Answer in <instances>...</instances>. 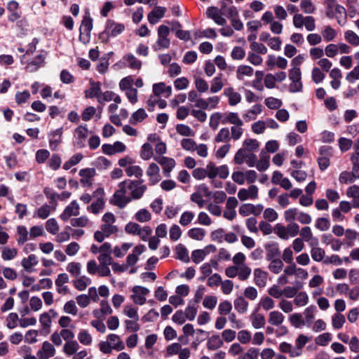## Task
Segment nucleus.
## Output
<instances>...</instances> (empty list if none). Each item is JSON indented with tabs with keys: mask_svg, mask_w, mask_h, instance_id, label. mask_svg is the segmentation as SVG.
Masks as SVG:
<instances>
[{
	"mask_svg": "<svg viewBox=\"0 0 359 359\" xmlns=\"http://www.w3.org/2000/svg\"><path fill=\"white\" fill-rule=\"evenodd\" d=\"M311 340V337L300 334L295 339L294 346L290 343L283 341L280 344L278 348L281 353L288 354L291 358H297L302 355L304 347Z\"/></svg>",
	"mask_w": 359,
	"mask_h": 359,
	"instance_id": "nucleus-1",
	"label": "nucleus"
},
{
	"mask_svg": "<svg viewBox=\"0 0 359 359\" xmlns=\"http://www.w3.org/2000/svg\"><path fill=\"white\" fill-rule=\"evenodd\" d=\"M128 190L126 180L118 184V189L114 192L110 202L120 209L124 208L132 201L130 196L127 195Z\"/></svg>",
	"mask_w": 359,
	"mask_h": 359,
	"instance_id": "nucleus-2",
	"label": "nucleus"
},
{
	"mask_svg": "<svg viewBox=\"0 0 359 359\" xmlns=\"http://www.w3.org/2000/svg\"><path fill=\"white\" fill-rule=\"evenodd\" d=\"M287 226L276 224L274 226V233L283 240H288L290 237H295L299 233V226L293 222H288Z\"/></svg>",
	"mask_w": 359,
	"mask_h": 359,
	"instance_id": "nucleus-3",
	"label": "nucleus"
},
{
	"mask_svg": "<svg viewBox=\"0 0 359 359\" xmlns=\"http://www.w3.org/2000/svg\"><path fill=\"white\" fill-rule=\"evenodd\" d=\"M284 218L286 222H293L297 220L300 224H309L312 218L311 216L303 211H300L297 208H290L284 212Z\"/></svg>",
	"mask_w": 359,
	"mask_h": 359,
	"instance_id": "nucleus-4",
	"label": "nucleus"
},
{
	"mask_svg": "<svg viewBox=\"0 0 359 359\" xmlns=\"http://www.w3.org/2000/svg\"><path fill=\"white\" fill-rule=\"evenodd\" d=\"M126 182L132 200L142 198L147 190V186L144 184V180H126Z\"/></svg>",
	"mask_w": 359,
	"mask_h": 359,
	"instance_id": "nucleus-5",
	"label": "nucleus"
},
{
	"mask_svg": "<svg viewBox=\"0 0 359 359\" xmlns=\"http://www.w3.org/2000/svg\"><path fill=\"white\" fill-rule=\"evenodd\" d=\"M125 231L128 234L138 236L142 241H146L152 233V229L149 226L142 227L135 222H130L125 226Z\"/></svg>",
	"mask_w": 359,
	"mask_h": 359,
	"instance_id": "nucleus-6",
	"label": "nucleus"
},
{
	"mask_svg": "<svg viewBox=\"0 0 359 359\" xmlns=\"http://www.w3.org/2000/svg\"><path fill=\"white\" fill-rule=\"evenodd\" d=\"M170 28L165 25H160L158 28V39L156 43L152 46L155 51L162 49H168L170 46V40L168 38Z\"/></svg>",
	"mask_w": 359,
	"mask_h": 359,
	"instance_id": "nucleus-7",
	"label": "nucleus"
},
{
	"mask_svg": "<svg viewBox=\"0 0 359 359\" xmlns=\"http://www.w3.org/2000/svg\"><path fill=\"white\" fill-rule=\"evenodd\" d=\"M231 178L234 182L240 185L244 184L245 182L252 184L257 179V173L253 170L234 171Z\"/></svg>",
	"mask_w": 359,
	"mask_h": 359,
	"instance_id": "nucleus-8",
	"label": "nucleus"
},
{
	"mask_svg": "<svg viewBox=\"0 0 359 359\" xmlns=\"http://www.w3.org/2000/svg\"><path fill=\"white\" fill-rule=\"evenodd\" d=\"M289 79L291 83L289 86L290 90L292 93L299 92L302 89V72L299 67L291 68L289 70Z\"/></svg>",
	"mask_w": 359,
	"mask_h": 359,
	"instance_id": "nucleus-9",
	"label": "nucleus"
},
{
	"mask_svg": "<svg viewBox=\"0 0 359 359\" xmlns=\"http://www.w3.org/2000/svg\"><path fill=\"white\" fill-rule=\"evenodd\" d=\"M125 29L126 26L124 24L108 19L106 22L105 29L102 34H106L107 37H116L122 34Z\"/></svg>",
	"mask_w": 359,
	"mask_h": 359,
	"instance_id": "nucleus-10",
	"label": "nucleus"
},
{
	"mask_svg": "<svg viewBox=\"0 0 359 359\" xmlns=\"http://www.w3.org/2000/svg\"><path fill=\"white\" fill-rule=\"evenodd\" d=\"M93 29V19L90 18L88 13H86L83 17L81 24L79 28L80 35L79 40L85 42L88 41L90 33Z\"/></svg>",
	"mask_w": 359,
	"mask_h": 359,
	"instance_id": "nucleus-11",
	"label": "nucleus"
},
{
	"mask_svg": "<svg viewBox=\"0 0 359 359\" xmlns=\"http://www.w3.org/2000/svg\"><path fill=\"white\" fill-rule=\"evenodd\" d=\"M332 147L329 146H322L319 149V156L317 159L319 169L321 171L325 170L330 165V157L332 156Z\"/></svg>",
	"mask_w": 359,
	"mask_h": 359,
	"instance_id": "nucleus-12",
	"label": "nucleus"
},
{
	"mask_svg": "<svg viewBox=\"0 0 359 359\" xmlns=\"http://www.w3.org/2000/svg\"><path fill=\"white\" fill-rule=\"evenodd\" d=\"M133 294L130 296L133 302L138 305H143L146 302V296L149 293V290L142 286H134L132 288Z\"/></svg>",
	"mask_w": 359,
	"mask_h": 359,
	"instance_id": "nucleus-13",
	"label": "nucleus"
},
{
	"mask_svg": "<svg viewBox=\"0 0 359 359\" xmlns=\"http://www.w3.org/2000/svg\"><path fill=\"white\" fill-rule=\"evenodd\" d=\"M154 158L162 166L164 175L167 177H170L171 171L176 165L175 161L172 158L163 156H154Z\"/></svg>",
	"mask_w": 359,
	"mask_h": 359,
	"instance_id": "nucleus-14",
	"label": "nucleus"
},
{
	"mask_svg": "<svg viewBox=\"0 0 359 359\" xmlns=\"http://www.w3.org/2000/svg\"><path fill=\"white\" fill-rule=\"evenodd\" d=\"M80 214V207L76 201H72L60 214V218L67 222L72 216H78Z\"/></svg>",
	"mask_w": 359,
	"mask_h": 359,
	"instance_id": "nucleus-15",
	"label": "nucleus"
},
{
	"mask_svg": "<svg viewBox=\"0 0 359 359\" xmlns=\"http://www.w3.org/2000/svg\"><path fill=\"white\" fill-rule=\"evenodd\" d=\"M102 152L109 156L114 155L117 153H123L126 150V146L121 142L116 141L113 144H104L102 146Z\"/></svg>",
	"mask_w": 359,
	"mask_h": 359,
	"instance_id": "nucleus-16",
	"label": "nucleus"
},
{
	"mask_svg": "<svg viewBox=\"0 0 359 359\" xmlns=\"http://www.w3.org/2000/svg\"><path fill=\"white\" fill-rule=\"evenodd\" d=\"M6 8L10 13L8 16V21L14 22L21 18L22 12L20 11V5L18 1L14 0L8 1Z\"/></svg>",
	"mask_w": 359,
	"mask_h": 359,
	"instance_id": "nucleus-17",
	"label": "nucleus"
},
{
	"mask_svg": "<svg viewBox=\"0 0 359 359\" xmlns=\"http://www.w3.org/2000/svg\"><path fill=\"white\" fill-rule=\"evenodd\" d=\"M238 198L243 201L248 199L255 200L258 198V188L251 184L248 189H241L238 192Z\"/></svg>",
	"mask_w": 359,
	"mask_h": 359,
	"instance_id": "nucleus-18",
	"label": "nucleus"
},
{
	"mask_svg": "<svg viewBox=\"0 0 359 359\" xmlns=\"http://www.w3.org/2000/svg\"><path fill=\"white\" fill-rule=\"evenodd\" d=\"M299 233L300 238L304 242L309 243L310 246L318 245V240L313 234L312 230L310 226H304L301 229H299Z\"/></svg>",
	"mask_w": 359,
	"mask_h": 359,
	"instance_id": "nucleus-19",
	"label": "nucleus"
},
{
	"mask_svg": "<svg viewBox=\"0 0 359 359\" xmlns=\"http://www.w3.org/2000/svg\"><path fill=\"white\" fill-rule=\"evenodd\" d=\"M323 4L325 6L326 15L330 18H332L337 13H341L344 10L343 6L337 3L336 0H325Z\"/></svg>",
	"mask_w": 359,
	"mask_h": 359,
	"instance_id": "nucleus-20",
	"label": "nucleus"
},
{
	"mask_svg": "<svg viewBox=\"0 0 359 359\" xmlns=\"http://www.w3.org/2000/svg\"><path fill=\"white\" fill-rule=\"evenodd\" d=\"M146 174L149 177V185H154L160 182L161 177L160 175V168L155 163L149 164L147 169Z\"/></svg>",
	"mask_w": 359,
	"mask_h": 359,
	"instance_id": "nucleus-21",
	"label": "nucleus"
},
{
	"mask_svg": "<svg viewBox=\"0 0 359 359\" xmlns=\"http://www.w3.org/2000/svg\"><path fill=\"white\" fill-rule=\"evenodd\" d=\"M63 130L62 128H57L51 131L48 134L49 137V147L52 151L57 150L60 144L62 142Z\"/></svg>",
	"mask_w": 359,
	"mask_h": 359,
	"instance_id": "nucleus-22",
	"label": "nucleus"
},
{
	"mask_svg": "<svg viewBox=\"0 0 359 359\" xmlns=\"http://www.w3.org/2000/svg\"><path fill=\"white\" fill-rule=\"evenodd\" d=\"M55 354V348L50 342L46 341L42 344L41 348L37 351L39 359H49Z\"/></svg>",
	"mask_w": 359,
	"mask_h": 359,
	"instance_id": "nucleus-23",
	"label": "nucleus"
},
{
	"mask_svg": "<svg viewBox=\"0 0 359 359\" xmlns=\"http://www.w3.org/2000/svg\"><path fill=\"white\" fill-rule=\"evenodd\" d=\"M167 11L165 7L156 6L147 15L148 21L151 25H155L163 18Z\"/></svg>",
	"mask_w": 359,
	"mask_h": 359,
	"instance_id": "nucleus-24",
	"label": "nucleus"
},
{
	"mask_svg": "<svg viewBox=\"0 0 359 359\" xmlns=\"http://www.w3.org/2000/svg\"><path fill=\"white\" fill-rule=\"evenodd\" d=\"M81 177L80 183L83 187H89L92 184V180L95 175V170L94 168H84L79 171Z\"/></svg>",
	"mask_w": 359,
	"mask_h": 359,
	"instance_id": "nucleus-25",
	"label": "nucleus"
},
{
	"mask_svg": "<svg viewBox=\"0 0 359 359\" xmlns=\"http://www.w3.org/2000/svg\"><path fill=\"white\" fill-rule=\"evenodd\" d=\"M89 88L84 92L85 97L88 98H96L99 97L101 90V83L100 81H95L92 79L89 82Z\"/></svg>",
	"mask_w": 359,
	"mask_h": 359,
	"instance_id": "nucleus-26",
	"label": "nucleus"
},
{
	"mask_svg": "<svg viewBox=\"0 0 359 359\" xmlns=\"http://www.w3.org/2000/svg\"><path fill=\"white\" fill-rule=\"evenodd\" d=\"M152 91L154 95L159 97L163 95L164 97L168 98L172 94V88L170 86H166L164 82H160L153 85Z\"/></svg>",
	"mask_w": 359,
	"mask_h": 359,
	"instance_id": "nucleus-27",
	"label": "nucleus"
},
{
	"mask_svg": "<svg viewBox=\"0 0 359 359\" xmlns=\"http://www.w3.org/2000/svg\"><path fill=\"white\" fill-rule=\"evenodd\" d=\"M46 57V53L43 50H40L39 54L27 64V69H28L30 72L37 70L39 68L43 65Z\"/></svg>",
	"mask_w": 359,
	"mask_h": 359,
	"instance_id": "nucleus-28",
	"label": "nucleus"
},
{
	"mask_svg": "<svg viewBox=\"0 0 359 359\" xmlns=\"http://www.w3.org/2000/svg\"><path fill=\"white\" fill-rule=\"evenodd\" d=\"M124 65L133 70H140L142 68V63L133 54L127 53L123 57Z\"/></svg>",
	"mask_w": 359,
	"mask_h": 359,
	"instance_id": "nucleus-29",
	"label": "nucleus"
},
{
	"mask_svg": "<svg viewBox=\"0 0 359 359\" xmlns=\"http://www.w3.org/2000/svg\"><path fill=\"white\" fill-rule=\"evenodd\" d=\"M107 341L109 343L113 350L121 351L126 347L123 341L116 334H109L107 336Z\"/></svg>",
	"mask_w": 359,
	"mask_h": 359,
	"instance_id": "nucleus-30",
	"label": "nucleus"
},
{
	"mask_svg": "<svg viewBox=\"0 0 359 359\" xmlns=\"http://www.w3.org/2000/svg\"><path fill=\"white\" fill-rule=\"evenodd\" d=\"M254 283L259 287H264L266 285L268 273L260 268H257L253 271Z\"/></svg>",
	"mask_w": 359,
	"mask_h": 359,
	"instance_id": "nucleus-31",
	"label": "nucleus"
},
{
	"mask_svg": "<svg viewBox=\"0 0 359 359\" xmlns=\"http://www.w3.org/2000/svg\"><path fill=\"white\" fill-rule=\"evenodd\" d=\"M266 259L267 261L279 258L280 251L278 245L275 243H268L265 245Z\"/></svg>",
	"mask_w": 359,
	"mask_h": 359,
	"instance_id": "nucleus-32",
	"label": "nucleus"
},
{
	"mask_svg": "<svg viewBox=\"0 0 359 359\" xmlns=\"http://www.w3.org/2000/svg\"><path fill=\"white\" fill-rule=\"evenodd\" d=\"M285 320L284 315L279 311L275 310L269 313L268 323L275 327L280 326Z\"/></svg>",
	"mask_w": 359,
	"mask_h": 359,
	"instance_id": "nucleus-33",
	"label": "nucleus"
},
{
	"mask_svg": "<svg viewBox=\"0 0 359 359\" xmlns=\"http://www.w3.org/2000/svg\"><path fill=\"white\" fill-rule=\"evenodd\" d=\"M54 318L57 316V313L53 309H50L48 312H44L41 314L39 318V322L44 330H46L49 332V330L51 325V316Z\"/></svg>",
	"mask_w": 359,
	"mask_h": 359,
	"instance_id": "nucleus-34",
	"label": "nucleus"
},
{
	"mask_svg": "<svg viewBox=\"0 0 359 359\" xmlns=\"http://www.w3.org/2000/svg\"><path fill=\"white\" fill-rule=\"evenodd\" d=\"M269 164L270 156L264 150H262L259 154V159L257 160L255 165L257 169L260 172L265 171L269 168Z\"/></svg>",
	"mask_w": 359,
	"mask_h": 359,
	"instance_id": "nucleus-35",
	"label": "nucleus"
},
{
	"mask_svg": "<svg viewBox=\"0 0 359 359\" xmlns=\"http://www.w3.org/2000/svg\"><path fill=\"white\" fill-rule=\"evenodd\" d=\"M146 248L144 245H138L133 250V252L128 255L126 259L127 266H133L138 260V255H141Z\"/></svg>",
	"mask_w": 359,
	"mask_h": 359,
	"instance_id": "nucleus-36",
	"label": "nucleus"
},
{
	"mask_svg": "<svg viewBox=\"0 0 359 359\" xmlns=\"http://www.w3.org/2000/svg\"><path fill=\"white\" fill-rule=\"evenodd\" d=\"M224 95L229 98V104L231 106H235L241 101V95L232 87L225 88Z\"/></svg>",
	"mask_w": 359,
	"mask_h": 359,
	"instance_id": "nucleus-37",
	"label": "nucleus"
},
{
	"mask_svg": "<svg viewBox=\"0 0 359 359\" xmlns=\"http://www.w3.org/2000/svg\"><path fill=\"white\" fill-rule=\"evenodd\" d=\"M55 210V207L44 204L34 212V217L45 219L48 217L51 212H54Z\"/></svg>",
	"mask_w": 359,
	"mask_h": 359,
	"instance_id": "nucleus-38",
	"label": "nucleus"
},
{
	"mask_svg": "<svg viewBox=\"0 0 359 359\" xmlns=\"http://www.w3.org/2000/svg\"><path fill=\"white\" fill-rule=\"evenodd\" d=\"M220 13L222 15L227 17L230 20L238 16V12L236 6L231 4L228 5L224 3L222 4L220 8Z\"/></svg>",
	"mask_w": 359,
	"mask_h": 359,
	"instance_id": "nucleus-39",
	"label": "nucleus"
},
{
	"mask_svg": "<svg viewBox=\"0 0 359 359\" xmlns=\"http://www.w3.org/2000/svg\"><path fill=\"white\" fill-rule=\"evenodd\" d=\"M317 312V308L314 305H311L305 309L303 314L304 316V322L305 325L307 327H310L312 324L314 318L315 314Z\"/></svg>",
	"mask_w": 359,
	"mask_h": 359,
	"instance_id": "nucleus-40",
	"label": "nucleus"
},
{
	"mask_svg": "<svg viewBox=\"0 0 359 359\" xmlns=\"http://www.w3.org/2000/svg\"><path fill=\"white\" fill-rule=\"evenodd\" d=\"M72 283L77 290L83 291L91 283V280L86 276H79L72 281Z\"/></svg>",
	"mask_w": 359,
	"mask_h": 359,
	"instance_id": "nucleus-41",
	"label": "nucleus"
},
{
	"mask_svg": "<svg viewBox=\"0 0 359 359\" xmlns=\"http://www.w3.org/2000/svg\"><path fill=\"white\" fill-rule=\"evenodd\" d=\"M222 123H230L233 126H243V122L239 117L238 114L235 112H229L224 115V117L222 120Z\"/></svg>",
	"mask_w": 359,
	"mask_h": 359,
	"instance_id": "nucleus-42",
	"label": "nucleus"
},
{
	"mask_svg": "<svg viewBox=\"0 0 359 359\" xmlns=\"http://www.w3.org/2000/svg\"><path fill=\"white\" fill-rule=\"evenodd\" d=\"M125 172L128 177H135L137 180H142L143 170L139 165H135L134 163L130 165V166H127L125 168Z\"/></svg>",
	"mask_w": 359,
	"mask_h": 359,
	"instance_id": "nucleus-43",
	"label": "nucleus"
},
{
	"mask_svg": "<svg viewBox=\"0 0 359 359\" xmlns=\"http://www.w3.org/2000/svg\"><path fill=\"white\" fill-rule=\"evenodd\" d=\"M38 264V259L35 255H29L27 257L23 258L21 262L22 267L28 272L33 271V267Z\"/></svg>",
	"mask_w": 359,
	"mask_h": 359,
	"instance_id": "nucleus-44",
	"label": "nucleus"
},
{
	"mask_svg": "<svg viewBox=\"0 0 359 359\" xmlns=\"http://www.w3.org/2000/svg\"><path fill=\"white\" fill-rule=\"evenodd\" d=\"M252 325L255 329L264 327L266 324V319L263 314L252 313L250 316Z\"/></svg>",
	"mask_w": 359,
	"mask_h": 359,
	"instance_id": "nucleus-45",
	"label": "nucleus"
},
{
	"mask_svg": "<svg viewBox=\"0 0 359 359\" xmlns=\"http://www.w3.org/2000/svg\"><path fill=\"white\" fill-rule=\"evenodd\" d=\"M233 305L236 311L243 314L247 312L249 304L244 297L240 296L235 299Z\"/></svg>",
	"mask_w": 359,
	"mask_h": 359,
	"instance_id": "nucleus-46",
	"label": "nucleus"
},
{
	"mask_svg": "<svg viewBox=\"0 0 359 359\" xmlns=\"http://www.w3.org/2000/svg\"><path fill=\"white\" fill-rule=\"evenodd\" d=\"M254 69L248 65H240L236 70V77L238 80H243L245 76L250 77L253 75Z\"/></svg>",
	"mask_w": 359,
	"mask_h": 359,
	"instance_id": "nucleus-47",
	"label": "nucleus"
},
{
	"mask_svg": "<svg viewBox=\"0 0 359 359\" xmlns=\"http://www.w3.org/2000/svg\"><path fill=\"white\" fill-rule=\"evenodd\" d=\"M223 81L222 74H219L217 76L213 78L210 82V92L212 93H216L220 91L224 86Z\"/></svg>",
	"mask_w": 359,
	"mask_h": 359,
	"instance_id": "nucleus-48",
	"label": "nucleus"
},
{
	"mask_svg": "<svg viewBox=\"0 0 359 359\" xmlns=\"http://www.w3.org/2000/svg\"><path fill=\"white\" fill-rule=\"evenodd\" d=\"M223 346V341L218 334H213L207 341V348L210 351H215Z\"/></svg>",
	"mask_w": 359,
	"mask_h": 359,
	"instance_id": "nucleus-49",
	"label": "nucleus"
},
{
	"mask_svg": "<svg viewBox=\"0 0 359 359\" xmlns=\"http://www.w3.org/2000/svg\"><path fill=\"white\" fill-rule=\"evenodd\" d=\"M79 348V343L75 340H72L65 343L62 351L67 355L70 356L75 355Z\"/></svg>",
	"mask_w": 359,
	"mask_h": 359,
	"instance_id": "nucleus-50",
	"label": "nucleus"
},
{
	"mask_svg": "<svg viewBox=\"0 0 359 359\" xmlns=\"http://www.w3.org/2000/svg\"><path fill=\"white\" fill-rule=\"evenodd\" d=\"M311 255L312 259L318 262H323L325 256V251L322 248L317 245L311 246Z\"/></svg>",
	"mask_w": 359,
	"mask_h": 359,
	"instance_id": "nucleus-51",
	"label": "nucleus"
},
{
	"mask_svg": "<svg viewBox=\"0 0 359 359\" xmlns=\"http://www.w3.org/2000/svg\"><path fill=\"white\" fill-rule=\"evenodd\" d=\"M250 151L246 150L244 147L239 149L235 154L233 157V162L236 165H242L246 160Z\"/></svg>",
	"mask_w": 359,
	"mask_h": 359,
	"instance_id": "nucleus-52",
	"label": "nucleus"
},
{
	"mask_svg": "<svg viewBox=\"0 0 359 359\" xmlns=\"http://www.w3.org/2000/svg\"><path fill=\"white\" fill-rule=\"evenodd\" d=\"M62 163V159L60 156L58 154H53L50 157H49L47 165L53 170H58Z\"/></svg>",
	"mask_w": 359,
	"mask_h": 359,
	"instance_id": "nucleus-53",
	"label": "nucleus"
},
{
	"mask_svg": "<svg viewBox=\"0 0 359 359\" xmlns=\"http://www.w3.org/2000/svg\"><path fill=\"white\" fill-rule=\"evenodd\" d=\"M269 269L271 272L278 274L280 273L283 269L284 264L280 258L269 260Z\"/></svg>",
	"mask_w": 359,
	"mask_h": 359,
	"instance_id": "nucleus-54",
	"label": "nucleus"
},
{
	"mask_svg": "<svg viewBox=\"0 0 359 359\" xmlns=\"http://www.w3.org/2000/svg\"><path fill=\"white\" fill-rule=\"evenodd\" d=\"M337 31L330 25L325 26L321 31V36L327 42L333 41L337 36Z\"/></svg>",
	"mask_w": 359,
	"mask_h": 359,
	"instance_id": "nucleus-55",
	"label": "nucleus"
},
{
	"mask_svg": "<svg viewBox=\"0 0 359 359\" xmlns=\"http://www.w3.org/2000/svg\"><path fill=\"white\" fill-rule=\"evenodd\" d=\"M88 129L87 126H79L75 130H74V136L81 142V143H83V141L86 139L88 137Z\"/></svg>",
	"mask_w": 359,
	"mask_h": 359,
	"instance_id": "nucleus-56",
	"label": "nucleus"
},
{
	"mask_svg": "<svg viewBox=\"0 0 359 359\" xmlns=\"http://www.w3.org/2000/svg\"><path fill=\"white\" fill-rule=\"evenodd\" d=\"M66 269L72 277L77 278L81 275V264L79 262H72L67 265Z\"/></svg>",
	"mask_w": 359,
	"mask_h": 359,
	"instance_id": "nucleus-57",
	"label": "nucleus"
},
{
	"mask_svg": "<svg viewBox=\"0 0 359 359\" xmlns=\"http://www.w3.org/2000/svg\"><path fill=\"white\" fill-rule=\"evenodd\" d=\"M303 285L301 283H297L295 286H287L283 290V295L286 298L295 297L298 291L302 288Z\"/></svg>",
	"mask_w": 359,
	"mask_h": 359,
	"instance_id": "nucleus-58",
	"label": "nucleus"
},
{
	"mask_svg": "<svg viewBox=\"0 0 359 359\" xmlns=\"http://www.w3.org/2000/svg\"><path fill=\"white\" fill-rule=\"evenodd\" d=\"M288 319L290 324L296 328H300L305 325L304 319L302 318V314L300 313H294L291 314Z\"/></svg>",
	"mask_w": 359,
	"mask_h": 359,
	"instance_id": "nucleus-59",
	"label": "nucleus"
},
{
	"mask_svg": "<svg viewBox=\"0 0 359 359\" xmlns=\"http://www.w3.org/2000/svg\"><path fill=\"white\" fill-rule=\"evenodd\" d=\"M252 270L246 264L238 266V278L241 281H245L250 276Z\"/></svg>",
	"mask_w": 359,
	"mask_h": 359,
	"instance_id": "nucleus-60",
	"label": "nucleus"
},
{
	"mask_svg": "<svg viewBox=\"0 0 359 359\" xmlns=\"http://www.w3.org/2000/svg\"><path fill=\"white\" fill-rule=\"evenodd\" d=\"M147 117V114L145 112L144 109L141 108L132 114L130 118V123L131 124L135 125L139 122H142Z\"/></svg>",
	"mask_w": 359,
	"mask_h": 359,
	"instance_id": "nucleus-61",
	"label": "nucleus"
},
{
	"mask_svg": "<svg viewBox=\"0 0 359 359\" xmlns=\"http://www.w3.org/2000/svg\"><path fill=\"white\" fill-rule=\"evenodd\" d=\"M79 342L84 346H89L92 344L93 337L86 330H81L78 334Z\"/></svg>",
	"mask_w": 359,
	"mask_h": 359,
	"instance_id": "nucleus-62",
	"label": "nucleus"
},
{
	"mask_svg": "<svg viewBox=\"0 0 359 359\" xmlns=\"http://www.w3.org/2000/svg\"><path fill=\"white\" fill-rule=\"evenodd\" d=\"M187 234L194 240L202 241L205 236V231L201 228H192L188 231Z\"/></svg>",
	"mask_w": 359,
	"mask_h": 359,
	"instance_id": "nucleus-63",
	"label": "nucleus"
},
{
	"mask_svg": "<svg viewBox=\"0 0 359 359\" xmlns=\"http://www.w3.org/2000/svg\"><path fill=\"white\" fill-rule=\"evenodd\" d=\"M345 40L353 46H359V36L352 30H348L344 33Z\"/></svg>",
	"mask_w": 359,
	"mask_h": 359,
	"instance_id": "nucleus-64",
	"label": "nucleus"
}]
</instances>
